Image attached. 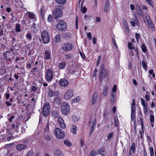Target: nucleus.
Listing matches in <instances>:
<instances>
[{
  "mask_svg": "<svg viewBox=\"0 0 156 156\" xmlns=\"http://www.w3.org/2000/svg\"><path fill=\"white\" fill-rule=\"evenodd\" d=\"M132 44L130 42H128V46L129 48L130 49H134V47L132 46Z\"/></svg>",
  "mask_w": 156,
  "mask_h": 156,
  "instance_id": "obj_53",
  "label": "nucleus"
},
{
  "mask_svg": "<svg viewBox=\"0 0 156 156\" xmlns=\"http://www.w3.org/2000/svg\"><path fill=\"white\" fill-rule=\"evenodd\" d=\"M31 89L34 92H36L37 90V87L34 86H32Z\"/></svg>",
  "mask_w": 156,
  "mask_h": 156,
  "instance_id": "obj_55",
  "label": "nucleus"
},
{
  "mask_svg": "<svg viewBox=\"0 0 156 156\" xmlns=\"http://www.w3.org/2000/svg\"><path fill=\"white\" fill-rule=\"evenodd\" d=\"M87 36L88 37V38L89 40H90L92 39V36L91 35V33L90 32H89L87 33Z\"/></svg>",
  "mask_w": 156,
  "mask_h": 156,
  "instance_id": "obj_59",
  "label": "nucleus"
},
{
  "mask_svg": "<svg viewBox=\"0 0 156 156\" xmlns=\"http://www.w3.org/2000/svg\"><path fill=\"white\" fill-rule=\"evenodd\" d=\"M74 91L72 89H69L65 93L64 98L66 100L70 99L73 96Z\"/></svg>",
  "mask_w": 156,
  "mask_h": 156,
  "instance_id": "obj_6",
  "label": "nucleus"
},
{
  "mask_svg": "<svg viewBox=\"0 0 156 156\" xmlns=\"http://www.w3.org/2000/svg\"><path fill=\"white\" fill-rule=\"evenodd\" d=\"M108 91V88L107 86H105L104 87L103 94L104 96H106L107 95V93Z\"/></svg>",
  "mask_w": 156,
  "mask_h": 156,
  "instance_id": "obj_24",
  "label": "nucleus"
},
{
  "mask_svg": "<svg viewBox=\"0 0 156 156\" xmlns=\"http://www.w3.org/2000/svg\"><path fill=\"white\" fill-rule=\"evenodd\" d=\"M44 7L43 6H42L41 8V9L40 10V12L41 13V17L42 18V19H43V18L44 17Z\"/></svg>",
  "mask_w": 156,
  "mask_h": 156,
  "instance_id": "obj_26",
  "label": "nucleus"
},
{
  "mask_svg": "<svg viewBox=\"0 0 156 156\" xmlns=\"http://www.w3.org/2000/svg\"><path fill=\"white\" fill-rule=\"evenodd\" d=\"M53 74L52 71L50 69H48L46 72V78L48 81H51L52 79Z\"/></svg>",
  "mask_w": 156,
  "mask_h": 156,
  "instance_id": "obj_10",
  "label": "nucleus"
},
{
  "mask_svg": "<svg viewBox=\"0 0 156 156\" xmlns=\"http://www.w3.org/2000/svg\"><path fill=\"white\" fill-rule=\"evenodd\" d=\"M61 40L60 35L58 34L55 35V41L56 42H59Z\"/></svg>",
  "mask_w": 156,
  "mask_h": 156,
  "instance_id": "obj_27",
  "label": "nucleus"
},
{
  "mask_svg": "<svg viewBox=\"0 0 156 156\" xmlns=\"http://www.w3.org/2000/svg\"><path fill=\"white\" fill-rule=\"evenodd\" d=\"M135 37L136 38V40L137 42H138L139 39L140 37V35L139 34L137 33H136L135 34Z\"/></svg>",
  "mask_w": 156,
  "mask_h": 156,
  "instance_id": "obj_58",
  "label": "nucleus"
},
{
  "mask_svg": "<svg viewBox=\"0 0 156 156\" xmlns=\"http://www.w3.org/2000/svg\"><path fill=\"white\" fill-rule=\"evenodd\" d=\"M150 121L151 122H153L154 121V117L153 115H151L150 116Z\"/></svg>",
  "mask_w": 156,
  "mask_h": 156,
  "instance_id": "obj_54",
  "label": "nucleus"
},
{
  "mask_svg": "<svg viewBox=\"0 0 156 156\" xmlns=\"http://www.w3.org/2000/svg\"><path fill=\"white\" fill-rule=\"evenodd\" d=\"M72 119L73 121L75 122H76L78 121V119L75 116H72Z\"/></svg>",
  "mask_w": 156,
  "mask_h": 156,
  "instance_id": "obj_45",
  "label": "nucleus"
},
{
  "mask_svg": "<svg viewBox=\"0 0 156 156\" xmlns=\"http://www.w3.org/2000/svg\"><path fill=\"white\" fill-rule=\"evenodd\" d=\"M143 118H140V120L141 122V125L142 126V130L143 131V133H144V128H143V126H144V124L143 122Z\"/></svg>",
  "mask_w": 156,
  "mask_h": 156,
  "instance_id": "obj_56",
  "label": "nucleus"
},
{
  "mask_svg": "<svg viewBox=\"0 0 156 156\" xmlns=\"http://www.w3.org/2000/svg\"><path fill=\"white\" fill-rule=\"evenodd\" d=\"M137 14L139 15L140 16L142 17L143 16V15L142 13V11L140 10H138L137 11Z\"/></svg>",
  "mask_w": 156,
  "mask_h": 156,
  "instance_id": "obj_51",
  "label": "nucleus"
},
{
  "mask_svg": "<svg viewBox=\"0 0 156 156\" xmlns=\"http://www.w3.org/2000/svg\"><path fill=\"white\" fill-rule=\"evenodd\" d=\"M142 65L143 67L146 71L147 70V65L146 63L144 61H143L142 62Z\"/></svg>",
  "mask_w": 156,
  "mask_h": 156,
  "instance_id": "obj_42",
  "label": "nucleus"
},
{
  "mask_svg": "<svg viewBox=\"0 0 156 156\" xmlns=\"http://www.w3.org/2000/svg\"><path fill=\"white\" fill-rule=\"evenodd\" d=\"M73 48V45L71 43L65 44L62 46L61 49L65 51L71 50Z\"/></svg>",
  "mask_w": 156,
  "mask_h": 156,
  "instance_id": "obj_8",
  "label": "nucleus"
},
{
  "mask_svg": "<svg viewBox=\"0 0 156 156\" xmlns=\"http://www.w3.org/2000/svg\"><path fill=\"white\" fill-rule=\"evenodd\" d=\"M20 25L19 23H16V30L17 32H20L21 31L20 29Z\"/></svg>",
  "mask_w": 156,
  "mask_h": 156,
  "instance_id": "obj_30",
  "label": "nucleus"
},
{
  "mask_svg": "<svg viewBox=\"0 0 156 156\" xmlns=\"http://www.w3.org/2000/svg\"><path fill=\"white\" fill-rule=\"evenodd\" d=\"M56 137L59 139H63L65 137V134L63 130L59 128H56L55 131Z\"/></svg>",
  "mask_w": 156,
  "mask_h": 156,
  "instance_id": "obj_5",
  "label": "nucleus"
},
{
  "mask_svg": "<svg viewBox=\"0 0 156 156\" xmlns=\"http://www.w3.org/2000/svg\"><path fill=\"white\" fill-rule=\"evenodd\" d=\"M48 95L49 97H52L54 96L55 95V93L51 89H49L48 91Z\"/></svg>",
  "mask_w": 156,
  "mask_h": 156,
  "instance_id": "obj_25",
  "label": "nucleus"
},
{
  "mask_svg": "<svg viewBox=\"0 0 156 156\" xmlns=\"http://www.w3.org/2000/svg\"><path fill=\"white\" fill-rule=\"evenodd\" d=\"M140 99L141 101V104L144 108V110H148L147 103V102H145L143 98H141Z\"/></svg>",
  "mask_w": 156,
  "mask_h": 156,
  "instance_id": "obj_17",
  "label": "nucleus"
},
{
  "mask_svg": "<svg viewBox=\"0 0 156 156\" xmlns=\"http://www.w3.org/2000/svg\"><path fill=\"white\" fill-rule=\"evenodd\" d=\"M135 149V147H131L130 149V152L129 154L131 155V152H132L133 153H134Z\"/></svg>",
  "mask_w": 156,
  "mask_h": 156,
  "instance_id": "obj_44",
  "label": "nucleus"
},
{
  "mask_svg": "<svg viewBox=\"0 0 156 156\" xmlns=\"http://www.w3.org/2000/svg\"><path fill=\"white\" fill-rule=\"evenodd\" d=\"M52 15L51 14L49 15L48 18V21L49 22H52Z\"/></svg>",
  "mask_w": 156,
  "mask_h": 156,
  "instance_id": "obj_46",
  "label": "nucleus"
},
{
  "mask_svg": "<svg viewBox=\"0 0 156 156\" xmlns=\"http://www.w3.org/2000/svg\"><path fill=\"white\" fill-rule=\"evenodd\" d=\"M44 138L47 140H51V136L49 134H45L44 135Z\"/></svg>",
  "mask_w": 156,
  "mask_h": 156,
  "instance_id": "obj_34",
  "label": "nucleus"
},
{
  "mask_svg": "<svg viewBox=\"0 0 156 156\" xmlns=\"http://www.w3.org/2000/svg\"><path fill=\"white\" fill-rule=\"evenodd\" d=\"M25 148L24 147H16V149L18 151H20L24 149Z\"/></svg>",
  "mask_w": 156,
  "mask_h": 156,
  "instance_id": "obj_62",
  "label": "nucleus"
},
{
  "mask_svg": "<svg viewBox=\"0 0 156 156\" xmlns=\"http://www.w3.org/2000/svg\"><path fill=\"white\" fill-rule=\"evenodd\" d=\"M123 22H124V26L125 27V28H126V31H129V30H128V24L127 23V22L125 21V20L124 19V20Z\"/></svg>",
  "mask_w": 156,
  "mask_h": 156,
  "instance_id": "obj_37",
  "label": "nucleus"
},
{
  "mask_svg": "<svg viewBox=\"0 0 156 156\" xmlns=\"http://www.w3.org/2000/svg\"><path fill=\"white\" fill-rule=\"evenodd\" d=\"M84 19L87 20H90V17L88 15L87 16V15H86L84 17Z\"/></svg>",
  "mask_w": 156,
  "mask_h": 156,
  "instance_id": "obj_61",
  "label": "nucleus"
},
{
  "mask_svg": "<svg viewBox=\"0 0 156 156\" xmlns=\"http://www.w3.org/2000/svg\"><path fill=\"white\" fill-rule=\"evenodd\" d=\"M113 135V132H112L110 133H109L107 136V138L108 140H110L112 137Z\"/></svg>",
  "mask_w": 156,
  "mask_h": 156,
  "instance_id": "obj_41",
  "label": "nucleus"
},
{
  "mask_svg": "<svg viewBox=\"0 0 156 156\" xmlns=\"http://www.w3.org/2000/svg\"><path fill=\"white\" fill-rule=\"evenodd\" d=\"M131 118L133 123H135L136 120L135 118V108L134 106L131 107Z\"/></svg>",
  "mask_w": 156,
  "mask_h": 156,
  "instance_id": "obj_12",
  "label": "nucleus"
},
{
  "mask_svg": "<svg viewBox=\"0 0 156 156\" xmlns=\"http://www.w3.org/2000/svg\"><path fill=\"white\" fill-rule=\"evenodd\" d=\"M77 127L76 126L72 125L71 129V131L72 133L74 134L76 133Z\"/></svg>",
  "mask_w": 156,
  "mask_h": 156,
  "instance_id": "obj_21",
  "label": "nucleus"
},
{
  "mask_svg": "<svg viewBox=\"0 0 156 156\" xmlns=\"http://www.w3.org/2000/svg\"><path fill=\"white\" fill-rule=\"evenodd\" d=\"M27 14H28V17L32 19H34L35 17V15L33 13H32L30 12H28L27 13Z\"/></svg>",
  "mask_w": 156,
  "mask_h": 156,
  "instance_id": "obj_31",
  "label": "nucleus"
},
{
  "mask_svg": "<svg viewBox=\"0 0 156 156\" xmlns=\"http://www.w3.org/2000/svg\"><path fill=\"white\" fill-rule=\"evenodd\" d=\"M52 115L54 118H57L58 116V111L56 110H52Z\"/></svg>",
  "mask_w": 156,
  "mask_h": 156,
  "instance_id": "obj_19",
  "label": "nucleus"
},
{
  "mask_svg": "<svg viewBox=\"0 0 156 156\" xmlns=\"http://www.w3.org/2000/svg\"><path fill=\"white\" fill-rule=\"evenodd\" d=\"M78 17L77 16H76V19L75 21V23H76V29H78Z\"/></svg>",
  "mask_w": 156,
  "mask_h": 156,
  "instance_id": "obj_47",
  "label": "nucleus"
},
{
  "mask_svg": "<svg viewBox=\"0 0 156 156\" xmlns=\"http://www.w3.org/2000/svg\"><path fill=\"white\" fill-rule=\"evenodd\" d=\"M97 39L94 37L92 39V42L94 44H96V41H97Z\"/></svg>",
  "mask_w": 156,
  "mask_h": 156,
  "instance_id": "obj_63",
  "label": "nucleus"
},
{
  "mask_svg": "<svg viewBox=\"0 0 156 156\" xmlns=\"http://www.w3.org/2000/svg\"><path fill=\"white\" fill-rule=\"evenodd\" d=\"M61 111L62 114L65 115L68 114L70 111V108L68 103L64 102L61 106Z\"/></svg>",
  "mask_w": 156,
  "mask_h": 156,
  "instance_id": "obj_3",
  "label": "nucleus"
},
{
  "mask_svg": "<svg viewBox=\"0 0 156 156\" xmlns=\"http://www.w3.org/2000/svg\"><path fill=\"white\" fill-rule=\"evenodd\" d=\"M57 29L61 31L65 30L67 27V25L64 20H59L56 26Z\"/></svg>",
  "mask_w": 156,
  "mask_h": 156,
  "instance_id": "obj_2",
  "label": "nucleus"
},
{
  "mask_svg": "<svg viewBox=\"0 0 156 156\" xmlns=\"http://www.w3.org/2000/svg\"><path fill=\"white\" fill-rule=\"evenodd\" d=\"M41 38L44 44H47L50 41V37L49 33L46 30L43 31L41 34Z\"/></svg>",
  "mask_w": 156,
  "mask_h": 156,
  "instance_id": "obj_4",
  "label": "nucleus"
},
{
  "mask_svg": "<svg viewBox=\"0 0 156 156\" xmlns=\"http://www.w3.org/2000/svg\"><path fill=\"white\" fill-rule=\"evenodd\" d=\"M146 18L148 23H150V22L151 21L150 20V18L149 16H147L146 17Z\"/></svg>",
  "mask_w": 156,
  "mask_h": 156,
  "instance_id": "obj_52",
  "label": "nucleus"
},
{
  "mask_svg": "<svg viewBox=\"0 0 156 156\" xmlns=\"http://www.w3.org/2000/svg\"><path fill=\"white\" fill-rule=\"evenodd\" d=\"M133 21H130V23L133 26L135 27L136 26V25L138 27L140 26V23L138 20L136 16H134L133 18Z\"/></svg>",
  "mask_w": 156,
  "mask_h": 156,
  "instance_id": "obj_11",
  "label": "nucleus"
},
{
  "mask_svg": "<svg viewBox=\"0 0 156 156\" xmlns=\"http://www.w3.org/2000/svg\"><path fill=\"white\" fill-rule=\"evenodd\" d=\"M110 5L109 1H107L105 3V5L104 6V11L105 12H108L110 9Z\"/></svg>",
  "mask_w": 156,
  "mask_h": 156,
  "instance_id": "obj_15",
  "label": "nucleus"
},
{
  "mask_svg": "<svg viewBox=\"0 0 156 156\" xmlns=\"http://www.w3.org/2000/svg\"><path fill=\"white\" fill-rule=\"evenodd\" d=\"M50 106L48 105L45 104L44 106L42 114L45 117H47L49 114L50 110Z\"/></svg>",
  "mask_w": 156,
  "mask_h": 156,
  "instance_id": "obj_7",
  "label": "nucleus"
},
{
  "mask_svg": "<svg viewBox=\"0 0 156 156\" xmlns=\"http://www.w3.org/2000/svg\"><path fill=\"white\" fill-rule=\"evenodd\" d=\"M56 2L60 4H64L66 2V0H55Z\"/></svg>",
  "mask_w": 156,
  "mask_h": 156,
  "instance_id": "obj_32",
  "label": "nucleus"
},
{
  "mask_svg": "<svg viewBox=\"0 0 156 156\" xmlns=\"http://www.w3.org/2000/svg\"><path fill=\"white\" fill-rule=\"evenodd\" d=\"M54 153L55 156H63L60 151L58 149L56 150Z\"/></svg>",
  "mask_w": 156,
  "mask_h": 156,
  "instance_id": "obj_20",
  "label": "nucleus"
},
{
  "mask_svg": "<svg viewBox=\"0 0 156 156\" xmlns=\"http://www.w3.org/2000/svg\"><path fill=\"white\" fill-rule=\"evenodd\" d=\"M45 58L47 60H49L51 58V51L48 50H46L44 51Z\"/></svg>",
  "mask_w": 156,
  "mask_h": 156,
  "instance_id": "obj_16",
  "label": "nucleus"
},
{
  "mask_svg": "<svg viewBox=\"0 0 156 156\" xmlns=\"http://www.w3.org/2000/svg\"><path fill=\"white\" fill-rule=\"evenodd\" d=\"M59 83L61 86L65 87L68 84L69 82L65 79H62L59 80Z\"/></svg>",
  "mask_w": 156,
  "mask_h": 156,
  "instance_id": "obj_14",
  "label": "nucleus"
},
{
  "mask_svg": "<svg viewBox=\"0 0 156 156\" xmlns=\"http://www.w3.org/2000/svg\"><path fill=\"white\" fill-rule=\"evenodd\" d=\"M64 143L66 145L68 146H71L72 145V144L68 140H65L64 142Z\"/></svg>",
  "mask_w": 156,
  "mask_h": 156,
  "instance_id": "obj_35",
  "label": "nucleus"
},
{
  "mask_svg": "<svg viewBox=\"0 0 156 156\" xmlns=\"http://www.w3.org/2000/svg\"><path fill=\"white\" fill-rule=\"evenodd\" d=\"M141 48L143 52L145 53L147 51L146 47L144 44L142 45Z\"/></svg>",
  "mask_w": 156,
  "mask_h": 156,
  "instance_id": "obj_38",
  "label": "nucleus"
},
{
  "mask_svg": "<svg viewBox=\"0 0 156 156\" xmlns=\"http://www.w3.org/2000/svg\"><path fill=\"white\" fill-rule=\"evenodd\" d=\"M53 16L54 18H60L62 16V12L59 9H57L53 12Z\"/></svg>",
  "mask_w": 156,
  "mask_h": 156,
  "instance_id": "obj_9",
  "label": "nucleus"
},
{
  "mask_svg": "<svg viewBox=\"0 0 156 156\" xmlns=\"http://www.w3.org/2000/svg\"><path fill=\"white\" fill-rule=\"evenodd\" d=\"M97 152L94 150H93L91 151L90 153V156H96L97 154Z\"/></svg>",
  "mask_w": 156,
  "mask_h": 156,
  "instance_id": "obj_39",
  "label": "nucleus"
},
{
  "mask_svg": "<svg viewBox=\"0 0 156 156\" xmlns=\"http://www.w3.org/2000/svg\"><path fill=\"white\" fill-rule=\"evenodd\" d=\"M65 57L66 59H71L73 57V55L72 53H68L65 54Z\"/></svg>",
  "mask_w": 156,
  "mask_h": 156,
  "instance_id": "obj_28",
  "label": "nucleus"
},
{
  "mask_svg": "<svg viewBox=\"0 0 156 156\" xmlns=\"http://www.w3.org/2000/svg\"><path fill=\"white\" fill-rule=\"evenodd\" d=\"M58 123L59 125L62 124L64 123L63 119L60 117H59L58 118Z\"/></svg>",
  "mask_w": 156,
  "mask_h": 156,
  "instance_id": "obj_36",
  "label": "nucleus"
},
{
  "mask_svg": "<svg viewBox=\"0 0 156 156\" xmlns=\"http://www.w3.org/2000/svg\"><path fill=\"white\" fill-rule=\"evenodd\" d=\"M107 76H108V70L105 68V65L103 64L101 65L99 70V78L101 82H102Z\"/></svg>",
  "mask_w": 156,
  "mask_h": 156,
  "instance_id": "obj_1",
  "label": "nucleus"
},
{
  "mask_svg": "<svg viewBox=\"0 0 156 156\" xmlns=\"http://www.w3.org/2000/svg\"><path fill=\"white\" fill-rule=\"evenodd\" d=\"M33 154V152L31 151H30L28 152L26 156H30Z\"/></svg>",
  "mask_w": 156,
  "mask_h": 156,
  "instance_id": "obj_64",
  "label": "nucleus"
},
{
  "mask_svg": "<svg viewBox=\"0 0 156 156\" xmlns=\"http://www.w3.org/2000/svg\"><path fill=\"white\" fill-rule=\"evenodd\" d=\"M119 124V122L118 121V120L117 119H115V126L117 127L118 126Z\"/></svg>",
  "mask_w": 156,
  "mask_h": 156,
  "instance_id": "obj_60",
  "label": "nucleus"
},
{
  "mask_svg": "<svg viewBox=\"0 0 156 156\" xmlns=\"http://www.w3.org/2000/svg\"><path fill=\"white\" fill-rule=\"evenodd\" d=\"M91 119L89 121V122L90 123V126H91V129L90 131V134H91L93 132L94 128V127L96 126V119H94L93 120L92 123H91Z\"/></svg>",
  "mask_w": 156,
  "mask_h": 156,
  "instance_id": "obj_13",
  "label": "nucleus"
},
{
  "mask_svg": "<svg viewBox=\"0 0 156 156\" xmlns=\"http://www.w3.org/2000/svg\"><path fill=\"white\" fill-rule=\"evenodd\" d=\"M26 37L29 40H30L32 39V37L31 34L29 33L26 35Z\"/></svg>",
  "mask_w": 156,
  "mask_h": 156,
  "instance_id": "obj_43",
  "label": "nucleus"
},
{
  "mask_svg": "<svg viewBox=\"0 0 156 156\" xmlns=\"http://www.w3.org/2000/svg\"><path fill=\"white\" fill-rule=\"evenodd\" d=\"M101 56H98V60H97V63L96 64V65L97 66H98L100 62H101Z\"/></svg>",
  "mask_w": 156,
  "mask_h": 156,
  "instance_id": "obj_50",
  "label": "nucleus"
},
{
  "mask_svg": "<svg viewBox=\"0 0 156 156\" xmlns=\"http://www.w3.org/2000/svg\"><path fill=\"white\" fill-rule=\"evenodd\" d=\"M149 26L151 28L152 30L153 31H154L155 30V28L154 27V24L152 23V21H151L150 23H148Z\"/></svg>",
  "mask_w": 156,
  "mask_h": 156,
  "instance_id": "obj_29",
  "label": "nucleus"
},
{
  "mask_svg": "<svg viewBox=\"0 0 156 156\" xmlns=\"http://www.w3.org/2000/svg\"><path fill=\"white\" fill-rule=\"evenodd\" d=\"M150 155L151 156H154V149L153 148V147H151L150 148Z\"/></svg>",
  "mask_w": 156,
  "mask_h": 156,
  "instance_id": "obj_48",
  "label": "nucleus"
},
{
  "mask_svg": "<svg viewBox=\"0 0 156 156\" xmlns=\"http://www.w3.org/2000/svg\"><path fill=\"white\" fill-rule=\"evenodd\" d=\"M66 63L64 62H60L59 65V67L61 69H63L65 66Z\"/></svg>",
  "mask_w": 156,
  "mask_h": 156,
  "instance_id": "obj_33",
  "label": "nucleus"
},
{
  "mask_svg": "<svg viewBox=\"0 0 156 156\" xmlns=\"http://www.w3.org/2000/svg\"><path fill=\"white\" fill-rule=\"evenodd\" d=\"M116 97L115 96V94L113 92L111 93V101L112 104H113L115 102Z\"/></svg>",
  "mask_w": 156,
  "mask_h": 156,
  "instance_id": "obj_23",
  "label": "nucleus"
},
{
  "mask_svg": "<svg viewBox=\"0 0 156 156\" xmlns=\"http://www.w3.org/2000/svg\"><path fill=\"white\" fill-rule=\"evenodd\" d=\"M87 9L85 7H83V8L82 9V8H81V12H82L83 13H85L87 11Z\"/></svg>",
  "mask_w": 156,
  "mask_h": 156,
  "instance_id": "obj_49",
  "label": "nucleus"
},
{
  "mask_svg": "<svg viewBox=\"0 0 156 156\" xmlns=\"http://www.w3.org/2000/svg\"><path fill=\"white\" fill-rule=\"evenodd\" d=\"M97 95L96 93H95L93 95L92 100L91 103L92 105L94 104L97 101Z\"/></svg>",
  "mask_w": 156,
  "mask_h": 156,
  "instance_id": "obj_22",
  "label": "nucleus"
},
{
  "mask_svg": "<svg viewBox=\"0 0 156 156\" xmlns=\"http://www.w3.org/2000/svg\"><path fill=\"white\" fill-rule=\"evenodd\" d=\"M97 153L98 154H101L102 155H104L105 154V151L104 149L102 148L97 151Z\"/></svg>",
  "mask_w": 156,
  "mask_h": 156,
  "instance_id": "obj_18",
  "label": "nucleus"
},
{
  "mask_svg": "<svg viewBox=\"0 0 156 156\" xmlns=\"http://www.w3.org/2000/svg\"><path fill=\"white\" fill-rule=\"evenodd\" d=\"M117 90L116 86L115 84L114 85L112 89V91L113 92H115Z\"/></svg>",
  "mask_w": 156,
  "mask_h": 156,
  "instance_id": "obj_57",
  "label": "nucleus"
},
{
  "mask_svg": "<svg viewBox=\"0 0 156 156\" xmlns=\"http://www.w3.org/2000/svg\"><path fill=\"white\" fill-rule=\"evenodd\" d=\"M148 4L151 6L152 7H153V2L152 0H146Z\"/></svg>",
  "mask_w": 156,
  "mask_h": 156,
  "instance_id": "obj_40",
  "label": "nucleus"
}]
</instances>
